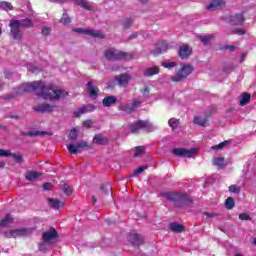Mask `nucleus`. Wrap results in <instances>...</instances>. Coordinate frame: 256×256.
<instances>
[{
	"mask_svg": "<svg viewBox=\"0 0 256 256\" xmlns=\"http://www.w3.org/2000/svg\"><path fill=\"white\" fill-rule=\"evenodd\" d=\"M31 91H36V95H38V97H42V99L50 100L61 99L69 95L66 91L57 88V86H53L51 84L47 85L42 81L27 83L19 88V93H30Z\"/></svg>",
	"mask_w": 256,
	"mask_h": 256,
	"instance_id": "1",
	"label": "nucleus"
},
{
	"mask_svg": "<svg viewBox=\"0 0 256 256\" xmlns=\"http://www.w3.org/2000/svg\"><path fill=\"white\" fill-rule=\"evenodd\" d=\"M31 25H33V21L29 18L23 20H11L9 27L11 28V35L13 39H21V37H23L21 27H31Z\"/></svg>",
	"mask_w": 256,
	"mask_h": 256,
	"instance_id": "2",
	"label": "nucleus"
},
{
	"mask_svg": "<svg viewBox=\"0 0 256 256\" xmlns=\"http://www.w3.org/2000/svg\"><path fill=\"white\" fill-rule=\"evenodd\" d=\"M191 73H193V66H191V64H184L176 75L171 77V81L179 83L183 81V79H187Z\"/></svg>",
	"mask_w": 256,
	"mask_h": 256,
	"instance_id": "3",
	"label": "nucleus"
},
{
	"mask_svg": "<svg viewBox=\"0 0 256 256\" xmlns=\"http://www.w3.org/2000/svg\"><path fill=\"white\" fill-rule=\"evenodd\" d=\"M31 233H33V229L31 228H20L7 231L4 235L7 239H17V237H28Z\"/></svg>",
	"mask_w": 256,
	"mask_h": 256,
	"instance_id": "4",
	"label": "nucleus"
},
{
	"mask_svg": "<svg viewBox=\"0 0 256 256\" xmlns=\"http://www.w3.org/2000/svg\"><path fill=\"white\" fill-rule=\"evenodd\" d=\"M140 129H145V131L151 132V131H155V129H157V126L153 125L149 121H143V120H140L130 126V131H132V133H139Z\"/></svg>",
	"mask_w": 256,
	"mask_h": 256,
	"instance_id": "5",
	"label": "nucleus"
},
{
	"mask_svg": "<svg viewBox=\"0 0 256 256\" xmlns=\"http://www.w3.org/2000/svg\"><path fill=\"white\" fill-rule=\"evenodd\" d=\"M105 57L108 61H117V59H131V55L115 50L113 48L106 50Z\"/></svg>",
	"mask_w": 256,
	"mask_h": 256,
	"instance_id": "6",
	"label": "nucleus"
},
{
	"mask_svg": "<svg viewBox=\"0 0 256 256\" xmlns=\"http://www.w3.org/2000/svg\"><path fill=\"white\" fill-rule=\"evenodd\" d=\"M59 234L55 228H50L49 230L45 231L42 235V239L44 241V245H53L55 241H57V237Z\"/></svg>",
	"mask_w": 256,
	"mask_h": 256,
	"instance_id": "7",
	"label": "nucleus"
},
{
	"mask_svg": "<svg viewBox=\"0 0 256 256\" xmlns=\"http://www.w3.org/2000/svg\"><path fill=\"white\" fill-rule=\"evenodd\" d=\"M73 31L75 33H80L82 35H90V37H97L98 39H103V37H105V35H103L101 31L93 29L75 28Z\"/></svg>",
	"mask_w": 256,
	"mask_h": 256,
	"instance_id": "8",
	"label": "nucleus"
},
{
	"mask_svg": "<svg viewBox=\"0 0 256 256\" xmlns=\"http://www.w3.org/2000/svg\"><path fill=\"white\" fill-rule=\"evenodd\" d=\"M172 153L176 155V157H188V159H191L195 153H197L196 148L191 149H183V148H175Z\"/></svg>",
	"mask_w": 256,
	"mask_h": 256,
	"instance_id": "9",
	"label": "nucleus"
},
{
	"mask_svg": "<svg viewBox=\"0 0 256 256\" xmlns=\"http://www.w3.org/2000/svg\"><path fill=\"white\" fill-rule=\"evenodd\" d=\"M67 149L71 155H77L81 153L83 149H89V144L87 142H79L78 144H70L67 146Z\"/></svg>",
	"mask_w": 256,
	"mask_h": 256,
	"instance_id": "10",
	"label": "nucleus"
},
{
	"mask_svg": "<svg viewBox=\"0 0 256 256\" xmlns=\"http://www.w3.org/2000/svg\"><path fill=\"white\" fill-rule=\"evenodd\" d=\"M52 3H67L69 0H49ZM76 5H79L80 7H83V9H87L88 11H91L93 9V4L91 2H88L87 0H74Z\"/></svg>",
	"mask_w": 256,
	"mask_h": 256,
	"instance_id": "11",
	"label": "nucleus"
},
{
	"mask_svg": "<svg viewBox=\"0 0 256 256\" xmlns=\"http://www.w3.org/2000/svg\"><path fill=\"white\" fill-rule=\"evenodd\" d=\"M142 103L141 100L135 99L133 103L126 104V105H120L121 111H124L125 113H133L139 107V104Z\"/></svg>",
	"mask_w": 256,
	"mask_h": 256,
	"instance_id": "12",
	"label": "nucleus"
},
{
	"mask_svg": "<svg viewBox=\"0 0 256 256\" xmlns=\"http://www.w3.org/2000/svg\"><path fill=\"white\" fill-rule=\"evenodd\" d=\"M191 53H193V49L187 44H183L178 51L180 59H189Z\"/></svg>",
	"mask_w": 256,
	"mask_h": 256,
	"instance_id": "13",
	"label": "nucleus"
},
{
	"mask_svg": "<svg viewBox=\"0 0 256 256\" xmlns=\"http://www.w3.org/2000/svg\"><path fill=\"white\" fill-rule=\"evenodd\" d=\"M225 5V0H212L206 9L207 11H217L218 9H223Z\"/></svg>",
	"mask_w": 256,
	"mask_h": 256,
	"instance_id": "14",
	"label": "nucleus"
},
{
	"mask_svg": "<svg viewBox=\"0 0 256 256\" xmlns=\"http://www.w3.org/2000/svg\"><path fill=\"white\" fill-rule=\"evenodd\" d=\"M128 241H130L132 245H142L144 239H143V236L133 232V233H130V235L128 236Z\"/></svg>",
	"mask_w": 256,
	"mask_h": 256,
	"instance_id": "15",
	"label": "nucleus"
},
{
	"mask_svg": "<svg viewBox=\"0 0 256 256\" xmlns=\"http://www.w3.org/2000/svg\"><path fill=\"white\" fill-rule=\"evenodd\" d=\"M92 111H95V106L88 104L75 111L74 115H76V117H79L80 115H85V113H92Z\"/></svg>",
	"mask_w": 256,
	"mask_h": 256,
	"instance_id": "16",
	"label": "nucleus"
},
{
	"mask_svg": "<svg viewBox=\"0 0 256 256\" xmlns=\"http://www.w3.org/2000/svg\"><path fill=\"white\" fill-rule=\"evenodd\" d=\"M55 109V106H51L49 104H42L34 107V111L38 113H51Z\"/></svg>",
	"mask_w": 256,
	"mask_h": 256,
	"instance_id": "17",
	"label": "nucleus"
},
{
	"mask_svg": "<svg viewBox=\"0 0 256 256\" xmlns=\"http://www.w3.org/2000/svg\"><path fill=\"white\" fill-rule=\"evenodd\" d=\"M48 205L51 209H61V207H64L65 202L55 198H48Z\"/></svg>",
	"mask_w": 256,
	"mask_h": 256,
	"instance_id": "18",
	"label": "nucleus"
},
{
	"mask_svg": "<svg viewBox=\"0 0 256 256\" xmlns=\"http://www.w3.org/2000/svg\"><path fill=\"white\" fill-rule=\"evenodd\" d=\"M116 81H118V84L121 85V87H127L129 81H131V76L122 74L116 78Z\"/></svg>",
	"mask_w": 256,
	"mask_h": 256,
	"instance_id": "19",
	"label": "nucleus"
},
{
	"mask_svg": "<svg viewBox=\"0 0 256 256\" xmlns=\"http://www.w3.org/2000/svg\"><path fill=\"white\" fill-rule=\"evenodd\" d=\"M87 89H88L89 96L92 97V99H95L97 97V93H99V88L93 85V83L88 82Z\"/></svg>",
	"mask_w": 256,
	"mask_h": 256,
	"instance_id": "20",
	"label": "nucleus"
},
{
	"mask_svg": "<svg viewBox=\"0 0 256 256\" xmlns=\"http://www.w3.org/2000/svg\"><path fill=\"white\" fill-rule=\"evenodd\" d=\"M40 173L37 171H33V170H28L25 173V177L27 179V181H37V179H39L40 177Z\"/></svg>",
	"mask_w": 256,
	"mask_h": 256,
	"instance_id": "21",
	"label": "nucleus"
},
{
	"mask_svg": "<svg viewBox=\"0 0 256 256\" xmlns=\"http://www.w3.org/2000/svg\"><path fill=\"white\" fill-rule=\"evenodd\" d=\"M145 77H153V75H159V67L153 66L144 70Z\"/></svg>",
	"mask_w": 256,
	"mask_h": 256,
	"instance_id": "22",
	"label": "nucleus"
},
{
	"mask_svg": "<svg viewBox=\"0 0 256 256\" xmlns=\"http://www.w3.org/2000/svg\"><path fill=\"white\" fill-rule=\"evenodd\" d=\"M169 227H170V230L173 231L174 233H182V231H185V226L177 222L171 223Z\"/></svg>",
	"mask_w": 256,
	"mask_h": 256,
	"instance_id": "23",
	"label": "nucleus"
},
{
	"mask_svg": "<svg viewBox=\"0 0 256 256\" xmlns=\"http://www.w3.org/2000/svg\"><path fill=\"white\" fill-rule=\"evenodd\" d=\"M116 103H117V97L115 96H108L103 99L104 107H111V105H115Z\"/></svg>",
	"mask_w": 256,
	"mask_h": 256,
	"instance_id": "24",
	"label": "nucleus"
},
{
	"mask_svg": "<svg viewBox=\"0 0 256 256\" xmlns=\"http://www.w3.org/2000/svg\"><path fill=\"white\" fill-rule=\"evenodd\" d=\"M245 19L243 18V14H237L231 17L232 25H243Z\"/></svg>",
	"mask_w": 256,
	"mask_h": 256,
	"instance_id": "25",
	"label": "nucleus"
},
{
	"mask_svg": "<svg viewBox=\"0 0 256 256\" xmlns=\"http://www.w3.org/2000/svg\"><path fill=\"white\" fill-rule=\"evenodd\" d=\"M165 197L168 201H179V199H181V194L177 192H169L165 194Z\"/></svg>",
	"mask_w": 256,
	"mask_h": 256,
	"instance_id": "26",
	"label": "nucleus"
},
{
	"mask_svg": "<svg viewBox=\"0 0 256 256\" xmlns=\"http://www.w3.org/2000/svg\"><path fill=\"white\" fill-rule=\"evenodd\" d=\"M93 143H96L97 145H105V143H107V138L101 134H97L93 138Z\"/></svg>",
	"mask_w": 256,
	"mask_h": 256,
	"instance_id": "27",
	"label": "nucleus"
},
{
	"mask_svg": "<svg viewBox=\"0 0 256 256\" xmlns=\"http://www.w3.org/2000/svg\"><path fill=\"white\" fill-rule=\"evenodd\" d=\"M60 188L62 189L63 193H65V195H71L73 193V187L65 182L60 184Z\"/></svg>",
	"mask_w": 256,
	"mask_h": 256,
	"instance_id": "28",
	"label": "nucleus"
},
{
	"mask_svg": "<svg viewBox=\"0 0 256 256\" xmlns=\"http://www.w3.org/2000/svg\"><path fill=\"white\" fill-rule=\"evenodd\" d=\"M13 223V217L11 215H6L5 218H3L0 221V227H7Z\"/></svg>",
	"mask_w": 256,
	"mask_h": 256,
	"instance_id": "29",
	"label": "nucleus"
},
{
	"mask_svg": "<svg viewBox=\"0 0 256 256\" xmlns=\"http://www.w3.org/2000/svg\"><path fill=\"white\" fill-rule=\"evenodd\" d=\"M194 123L196 125H200L201 127H205V125H207V118L197 116V117L194 118Z\"/></svg>",
	"mask_w": 256,
	"mask_h": 256,
	"instance_id": "30",
	"label": "nucleus"
},
{
	"mask_svg": "<svg viewBox=\"0 0 256 256\" xmlns=\"http://www.w3.org/2000/svg\"><path fill=\"white\" fill-rule=\"evenodd\" d=\"M0 9H3V11H12L13 5L10 2H0Z\"/></svg>",
	"mask_w": 256,
	"mask_h": 256,
	"instance_id": "31",
	"label": "nucleus"
},
{
	"mask_svg": "<svg viewBox=\"0 0 256 256\" xmlns=\"http://www.w3.org/2000/svg\"><path fill=\"white\" fill-rule=\"evenodd\" d=\"M213 163L216 167H219V169H223V167H225V158H215Z\"/></svg>",
	"mask_w": 256,
	"mask_h": 256,
	"instance_id": "32",
	"label": "nucleus"
},
{
	"mask_svg": "<svg viewBox=\"0 0 256 256\" xmlns=\"http://www.w3.org/2000/svg\"><path fill=\"white\" fill-rule=\"evenodd\" d=\"M249 101H251V95L243 94L242 98L240 99L241 107H245V105H247V103H249Z\"/></svg>",
	"mask_w": 256,
	"mask_h": 256,
	"instance_id": "33",
	"label": "nucleus"
},
{
	"mask_svg": "<svg viewBox=\"0 0 256 256\" xmlns=\"http://www.w3.org/2000/svg\"><path fill=\"white\" fill-rule=\"evenodd\" d=\"M168 125L169 127H171V129L173 131H175V129H177V127H179V120L175 119V118H171L169 121H168Z\"/></svg>",
	"mask_w": 256,
	"mask_h": 256,
	"instance_id": "34",
	"label": "nucleus"
},
{
	"mask_svg": "<svg viewBox=\"0 0 256 256\" xmlns=\"http://www.w3.org/2000/svg\"><path fill=\"white\" fill-rule=\"evenodd\" d=\"M229 192L234 193V195H239L241 193V186L231 185L229 187Z\"/></svg>",
	"mask_w": 256,
	"mask_h": 256,
	"instance_id": "35",
	"label": "nucleus"
},
{
	"mask_svg": "<svg viewBox=\"0 0 256 256\" xmlns=\"http://www.w3.org/2000/svg\"><path fill=\"white\" fill-rule=\"evenodd\" d=\"M226 209H233L235 207V200L233 198L228 197L225 202Z\"/></svg>",
	"mask_w": 256,
	"mask_h": 256,
	"instance_id": "36",
	"label": "nucleus"
},
{
	"mask_svg": "<svg viewBox=\"0 0 256 256\" xmlns=\"http://www.w3.org/2000/svg\"><path fill=\"white\" fill-rule=\"evenodd\" d=\"M213 39V35L200 36V41L204 43V45H209V42Z\"/></svg>",
	"mask_w": 256,
	"mask_h": 256,
	"instance_id": "37",
	"label": "nucleus"
},
{
	"mask_svg": "<svg viewBox=\"0 0 256 256\" xmlns=\"http://www.w3.org/2000/svg\"><path fill=\"white\" fill-rule=\"evenodd\" d=\"M60 23H62L63 25H69V23H71V18H69L67 13L63 14L62 18L60 19Z\"/></svg>",
	"mask_w": 256,
	"mask_h": 256,
	"instance_id": "38",
	"label": "nucleus"
},
{
	"mask_svg": "<svg viewBox=\"0 0 256 256\" xmlns=\"http://www.w3.org/2000/svg\"><path fill=\"white\" fill-rule=\"evenodd\" d=\"M169 49V44L167 42H162L160 46H158V53H165Z\"/></svg>",
	"mask_w": 256,
	"mask_h": 256,
	"instance_id": "39",
	"label": "nucleus"
},
{
	"mask_svg": "<svg viewBox=\"0 0 256 256\" xmlns=\"http://www.w3.org/2000/svg\"><path fill=\"white\" fill-rule=\"evenodd\" d=\"M143 153H145V147L139 146L135 150L134 157H141V155H143Z\"/></svg>",
	"mask_w": 256,
	"mask_h": 256,
	"instance_id": "40",
	"label": "nucleus"
},
{
	"mask_svg": "<svg viewBox=\"0 0 256 256\" xmlns=\"http://www.w3.org/2000/svg\"><path fill=\"white\" fill-rule=\"evenodd\" d=\"M162 65L165 69H173V67H177V63L171 61L163 62Z\"/></svg>",
	"mask_w": 256,
	"mask_h": 256,
	"instance_id": "41",
	"label": "nucleus"
},
{
	"mask_svg": "<svg viewBox=\"0 0 256 256\" xmlns=\"http://www.w3.org/2000/svg\"><path fill=\"white\" fill-rule=\"evenodd\" d=\"M27 69L28 71H30L31 73H39V68L35 65H33L32 63L27 65Z\"/></svg>",
	"mask_w": 256,
	"mask_h": 256,
	"instance_id": "42",
	"label": "nucleus"
},
{
	"mask_svg": "<svg viewBox=\"0 0 256 256\" xmlns=\"http://www.w3.org/2000/svg\"><path fill=\"white\" fill-rule=\"evenodd\" d=\"M69 137H70L71 141H76L77 137H78L77 129H75V128L72 129L70 131Z\"/></svg>",
	"mask_w": 256,
	"mask_h": 256,
	"instance_id": "43",
	"label": "nucleus"
},
{
	"mask_svg": "<svg viewBox=\"0 0 256 256\" xmlns=\"http://www.w3.org/2000/svg\"><path fill=\"white\" fill-rule=\"evenodd\" d=\"M11 155H13L11 151L0 149V157H11Z\"/></svg>",
	"mask_w": 256,
	"mask_h": 256,
	"instance_id": "44",
	"label": "nucleus"
},
{
	"mask_svg": "<svg viewBox=\"0 0 256 256\" xmlns=\"http://www.w3.org/2000/svg\"><path fill=\"white\" fill-rule=\"evenodd\" d=\"M145 169H147V166H140L138 169L134 170L132 175L133 176L141 175V173H143V171H145Z\"/></svg>",
	"mask_w": 256,
	"mask_h": 256,
	"instance_id": "45",
	"label": "nucleus"
},
{
	"mask_svg": "<svg viewBox=\"0 0 256 256\" xmlns=\"http://www.w3.org/2000/svg\"><path fill=\"white\" fill-rule=\"evenodd\" d=\"M10 157H13L16 163H23V157L19 154H12Z\"/></svg>",
	"mask_w": 256,
	"mask_h": 256,
	"instance_id": "46",
	"label": "nucleus"
},
{
	"mask_svg": "<svg viewBox=\"0 0 256 256\" xmlns=\"http://www.w3.org/2000/svg\"><path fill=\"white\" fill-rule=\"evenodd\" d=\"M239 219H241L242 221H250L251 217L248 216L247 213H242V214L239 215Z\"/></svg>",
	"mask_w": 256,
	"mask_h": 256,
	"instance_id": "47",
	"label": "nucleus"
},
{
	"mask_svg": "<svg viewBox=\"0 0 256 256\" xmlns=\"http://www.w3.org/2000/svg\"><path fill=\"white\" fill-rule=\"evenodd\" d=\"M227 143H228L227 141H224L218 145L213 146L212 149H214V150L223 149V147H225V145H227Z\"/></svg>",
	"mask_w": 256,
	"mask_h": 256,
	"instance_id": "48",
	"label": "nucleus"
},
{
	"mask_svg": "<svg viewBox=\"0 0 256 256\" xmlns=\"http://www.w3.org/2000/svg\"><path fill=\"white\" fill-rule=\"evenodd\" d=\"M49 33H51V28L49 27H44L42 29V35H44L45 37H47V35H49Z\"/></svg>",
	"mask_w": 256,
	"mask_h": 256,
	"instance_id": "49",
	"label": "nucleus"
},
{
	"mask_svg": "<svg viewBox=\"0 0 256 256\" xmlns=\"http://www.w3.org/2000/svg\"><path fill=\"white\" fill-rule=\"evenodd\" d=\"M132 23H133V21L128 18V19L124 20L123 26L124 27H131Z\"/></svg>",
	"mask_w": 256,
	"mask_h": 256,
	"instance_id": "50",
	"label": "nucleus"
},
{
	"mask_svg": "<svg viewBox=\"0 0 256 256\" xmlns=\"http://www.w3.org/2000/svg\"><path fill=\"white\" fill-rule=\"evenodd\" d=\"M234 33H236V35H245V30H243V29H236V30H234Z\"/></svg>",
	"mask_w": 256,
	"mask_h": 256,
	"instance_id": "51",
	"label": "nucleus"
},
{
	"mask_svg": "<svg viewBox=\"0 0 256 256\" xmlns=\"http://www.w3.org/2000/svg\"><path fill=\"white\" fill-rule=\"evenodd\" d=\"M83 125H84L85 127H91V125H93V121H91V120H86V121L83 122Z\"/></svg>",
	"mask_w": 256,
	"mask_h": 256,
	"instance_id": "52",
	"label": "nucleus"
},
{
	"mask_svg": "<svg viewBox=\"0 0 256 256\" xmlns=\"http://www.w3.org/2000/svg\"><path fill=\"white\" fill-rule=\"evenodd\" d=\"M203 215H205L206 217H208V218H213V217H215V214L214 213H211V212H203Z\"/></svg>",
	"mask_w": 256,
	"mask_h": 256,
	"instance_id": "53",
	"label": "nucleus"
},
{
	"mask_svg": "<svg viewBox=\"0 0 256 256\" xmlns=\"http://www.w3.org/2000/svg\"><path fill=\"white\" fill-rule=\"evenodd\" d=\"M140 35H141L140 33L135 32V33H133V34L130 36V39H139V36H140Z\"/></svg>",
	"mask_w": 256,
	"mask_h": 256,
	"instance_id": "54",
	"label": "nucleus"
},
{
	"mask_svg": "<svg viewBox=\"0 0 256 256\" xmlns=\"http://www.w3.org/2000/svg\"><path fill=\"white\" fill-rule=\"evenodd\" d=\"M43 188H44L45 191H49V189H51V183H45L43 185Z\"/></svg>",
	"mask_w": 256,
	"mask_h": 256,
	"instance_id": "55",
	"label": "nucleus"
},
{
	"mask_svg": "<svg viewBox=\"0 0 256 256\" xmlns=\"http://www.w3.org/2000/svg\"><path fill=\"white\" fill-rule=\"evenodd\" d=\"M28 135L37 137V135H41V132H39V131L29 132Z\"/></svg>",
	"mask_w": 256,
	"mask_h": 256,
	"instance_id": "56",
	"label": "nucleus"
},
{
	"mask_svg": "<svg viewBox=\"0 0 256 256\" xmlns=\"http://www.w3.org/2000/svg\"><path fill=\"white\" fill-rule=\"evenodd\" d=\"M107 189L108 191H111V184H106L105 186H102L101 189Z\"/></svg>",
	"mask_w": 256,
	"mask_h": 256,
	"instance_id": "57",
	"label": "nucleus"
},
{
	"mask_svg": "<svg viewBox=\"0 0 256 256\" xmlns=\"http://www.w3.org/2000/svg\"><path fill=\"white\" fill-rule=\"evenodd\" d=\"M143 95H149V88H145V89H144Z\"/></svg>",
	"mask_w": 256,
	"mask_h": 256,
	"instance_id": "58",
	"label": "nucleus"
},
{
	"mask_svg": "<svg viewBox=\"0 0 256 256\" xmlns=\"http://www.w3.org/2000/svg\"><path fill=\"white\" fill-rule=\"evenodd\" d=\"M226 49H229L230 51H234L235 50V46H228V47H226Z\"/></svg>",
	"mask_w": 256,
	"mask_h": 256,
	"instance_id": "59",
	"label": "nucleus"
},
{
	"mask_svg": "<svg viewBox=\"0 0 256 256\" xmlns=\"http://www.w3.org/2000/svg\"><path fill=\"white\" fill-rule=\"evenodd\" d=\"M5 167V163L4 162H0V168Z\"/></svg>",
	"mask_w": 256,
	"mask_h": 256,
	"instance_id": "60",
	"label": "nucleus"
},
{
	"mask_svg": "<svg viewBox=\"0 0 256 256\" xmlns=\"http://www.w3.org/2000/svg\"><path fill=\"white\" fill-rule=\"evenodd\" d=\"M140 1V3H147V1H149V0H139Z\"/></svg>",
	"mask_w": 256,
	"mask_h": 256,
	"instance_id": "61",
	"label": "nucleus"
},
{
	"mask_svg": "<svg viewBox=\"0 0 256 256\" xmlns=\"http://www.w3.org/2000/svg\"><path fill=\"white\" fill-rule=\"evenodd\" d=\"M252 243H253V245L256 246V238L253 239V242H252Z\"/></svg>",
	"mask_w": 256,
	"mask_h": 256,
	"instance_id": "62",
	"label": "nucleus"
},
{
	"mask_svg": "<svg viewBox=\"0 0 256 256\" xmlns=\"http://www.w3.org/2000/svg\"><path fill=\"white\" fill-rule=\"evenodd\" d=\"M95 201H97V200L95 199V197H93V202L95 203Z\"/></svg>",
	"mask_w": 256,
	"mask_h": 256,
	"instance_id": "63",
	"label": "nucleus"
},
{
	"mask_svg": "<svg viewBox=\"0 0 256 256\" xmlns=\"http://www.w3.org/2000/svg\"><path fill=\"white\" fill-rule=\"evenodd\" d=\"M2 31H1V28H0V35H1Z\"/></svg>",
	"mask_w": 256,
	"mask_h": 256,
	"instance_id": "64",
	"label": "nucleus"
}]
</instances>
